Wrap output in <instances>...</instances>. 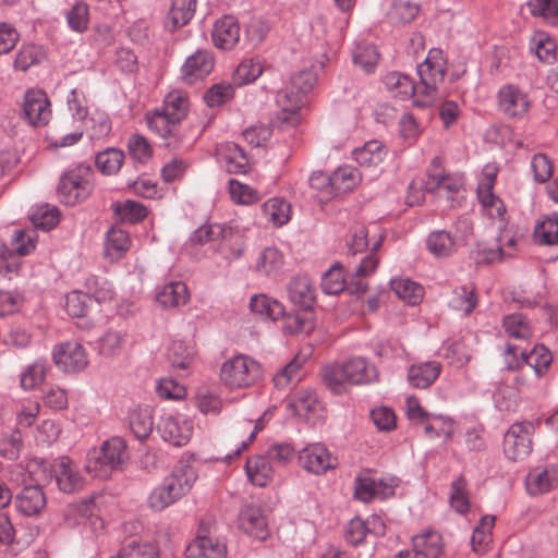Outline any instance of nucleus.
<instances>
[{
    "mask_svg": "<svg viewBox=\"0 0 558 558\" xmlns=\"http://www.w3.org/2000/svg\"><path fill=\"white\" fill-rule=\"evenodd\" d=\"M187 110L186 95L180 90H173L165 97L160 110L147 114L148 128L165 141L163 145L169 149H178L185 142L181 122L186 117Z\"/></svg>",
    "mask_w": 558,
    "mask_h": 558,
    "instance_id": "nucleus-1",
    "label": "nucleus"
},
{
    "mask_svg": "<svg viewBox=\"0 0 558 558\" xmlns=\"http://www.w3.org/2000/svg\"><path fill=\"white\" fill-rule=\"evenodd\" d=\"M128 460L126 445L122 438L113 437L105 441L98 450L88 453L86 471L97 477H108L109 474L122 469Z\"/></svg>",
    "mask_w": 558,
    "mask_h": 558,
    "instance_id": "nucleus-2",
    "label": "nucleus"
},
{
    "mask_svg": "<svg viewBox=\"0 0 558 558\" xmlns=\"http://www.w3.org/2000/svg\"><path fill=\"white\" fill-rule=\"evenodd\" d=\"M417 74L421 80L420 93L424 99H415L413 102L418 107L429 106L436 97L438 85L444 82L446 74V62L440 49H430L424 62L417 65Z\"/></svg>",
    "mask_w": 558,
    "mask_h": 558,
    "instance_id": "nucleus-3",
    "label": "nucleus"
},
{
    "mask_svg": "<svg viewBox=\"0 0 558 558\" xmlns=\"http://www.w3.org/2000/svg\"><path fill=\"white\" fill-rule=\"evenodd\" d=\"M93 170L89 166L78 165L64 173L58 184L60 201L69 206L83 202L93 190Z\"/></svg>",
    "mask_w": 558,
    "mask_h": 558,
    "instance_id": "nucleus-4",
    "label": "nucleus"
},
{
    "mask_svg": "<svg viewBox=\"0 0 558 558\" xmlns=\"http://www.w3.org/2000/svg\"><path fill=\"white\" fill-rule=\"evenodd\" d=\"M262 376L260 365L252 357L239 354L227 360L220 369L221 380L230 388L254 385Z\"/></svg>",
    "mask_w": 558,
    "mask_h": 558,
    "instance_id": "nucleus-5",
    "label": "nucleus"
},
{
    "mask_svg": "<svg viewBox=\"0 0 558 558\" xmlns=\"http://www.w3.org/2000/svg\"><path fill=\"white\" fill-rule=\"evenodd\" d=\"M13 240L14 250L0 247V275L9 279L12 274L17 272L21 266L20 257L29 254L35 248L34 239L24 230H16Z\"/></svg>",
    "mask_w": 558,
    "mask_h": 558,
    "instance_id": "nucleus-6",
    "label": "nucleus"
},
{
    "mask_svg": "<svg viewBox=\"0 0 558 558\" xmlns=\"http://www.w3.org/2000/svg\"><path fill=\"white\" fill-rule=\"evenodd\" d=\"M534 426L530 422L514 423L504 437V451L513 461L522 460L532 450L531 434Z\"/></svg>",
    "mask_w": 558,
    "mask_h": 558,
    "instance_id": "nucleus-7",
    "label": "nucleus"
},
{
    "mask_svg": "<svg viewBox=\"0 0 558 558\" xmlns=\"http://www.w3.org/2000/svg\"><path fill=\"white\" fill-rule=\"evenodd\" d=\"M51 472L59 489L66 494L81 490L85 481L69 457H60L51 464Z\"/></svg>",
    "mask_w": 558,
    "mask_h": 558,
    "instance_id": "nucleus-8",
    "label": "nucleus"
},
{
    "mask_svg": "<svg viewBox=\"0 0 558 558\" xmlns=\"http://www.w3.org/2000/svg\"><path fill=\"white\" fill-rule=\"evenodd\" d=\"M23 113L31 125H46L51 114L46 93L39 89L27 90L24 97Z\"/></svg>",
    "mask_w": 558,
    "mask_h": 558,
    "instance_id": "nucleus-9",
    "label": "nucleus"
},
{
    "mask_svg": "<svg viewBox=\"0 0 558 558\" xmlns=\"http://www.w3.org/2000/svg\"><path fill=\"white\" fill-rule=\"evenodd\" d=\"M53 362L64 372H80L88 364L83 345L75 341H68L56 347Z\"/></svg>",
    "mask_w": 558,
    "mask_h": 558,
    "instance_id": "nucleus-10",
    "label": "nucleus"
},
{
    "mask_svg": "<svg viewBox=\"0 0 558 558\" xmlns=\"http://www.w3.org/2000/svg\"><path fill=\"white\" fill-rule=\"evenodd\" d=\"M299 462L303 469L317 475L337 465V459L320 444L303 448L299 453Z\"/></svg>",
    "mask_w": 558,
    "mask_h": 558,
    "instance_id": "nucleus-11",
    "label": "nucleus"
},
{
    "mask_svg": "<svg viewBox=\"0 0 558 558\" xmlns=\"http://www.w3.org/2000/svg\"><path fill=\"white\" fill-rule=\"evenodd\" d=\"M384 238L385 236L380 234L377 240L372 243L371 253L366 254L359 265L355 266L349 284V289H351L352 293L362 294L367 291L368 286L364 279L372 275L378 266L379 260L376 256V252L381 246Z\"/></svg>",
    "mask_w": 558,
    "mask_h": 558,
    "instance_id": "nucleus-12",
    "label": "nucleus"
},
{
    "mask_svg": "<svg viewBox=\"0 0 558 558\" xmlns=\"http://www.w3.org/2000/svg\"><path fill=\"white\" fill-rule=\"evenodd\" d=\"M462 186L459 179L451 178L446 173L442 167V160L439 157L433 158L430 167L427 171V180L423 182V189L426 192L433 193L444 189L450 198L453 194L458 193Z\"/></svg>",
    "mask_w": 558,
    "mask_h": 558,
    "instance_id": "nucleus-13",
    "label": "nucleus"
},
{
    "mask_svg": "<svg viewBox=\"0 0 558 558\" xmlns=\"http://www.w3.org/2000/svg\"><path fill=\"white\" fill-rule=\"evenodd\" d=\"M525 487L530 496H539L558 487V466H538L529 472Z\"/></svg>",
    "mask_w": 558,
    "mask_h": 558,
    "instance_id": "nucleus-14",
    "label": "nucleus"
},
{
    "mask_svg": "<svg viewBox=\"0 0 558 558\" xmlns=\"http://www.w3.org/2000/svg\"><path fill=\"white\" fill-rule=\"evenodd\" d=\"M499 108L509 118H521L530 109L527 95L514 85L504 86L498 93Z\"/></svg>",
    "mask_w": 558,
    "mask_h": 558,
    "instance_id": "nucleus-15",
    "label": "nucleus"
},
{
    "mask_svg": "<svg viewBox=\"0 0 558 558\" xmlns=\"http://www.w3.org/2000/svg\"><path fill=\"white\" fill-rule=\"evenodd\" d=\"M196 472L186 464L175 466L163 480L161 485L175 499V501L187 494L196 481Z\"/></svg>",
    "mask_w": 558,
    "mask_h": 558,
    "instance_id": "nucleus-16",
    "label": "nucleus"
},
{
    "mask_svg": "<svg viewBox=\"0 0 558 558\" xmlns=\"http://www.w3.org/2000/svg\"><path fill=\"white\" fill-rule=\"evenodd\" d=\"M196 472L186 464L175 466L163 480L161 485L175 499V501L187 494L196 481Z\"/></svg>",
    "mask_w": 558,
    "mask_h": 558,
    "instance_id": "nucleus-17",
    "label": "nucleus"
},
{
    "mask_svg": "<svg viewBox=\"0 0 558 558\" xmlns=\"http://www.w3.org/2000/svg\"><path fill=\"white\" fill-rule=\"evenodd\" d=\"M157 428L166 441L177 447L186 445L192 436L191 423L185 421L181 423L171 415L161 417Z\"/></svg>",
    "mask_w": 558,
    "mask_h": 558,
    "instance_id": "nucleus-18",
    "label": "nucleus"
},
{
    "mask_svg": "<svg viewBox=\"0 0 558 558\" xmlns=\"http://www.w3.org/2000/svg\"><path fill=\"white\" fill-rule=\"evenodd\" d=\"M211 36L217 48L232 49L240 39V25L236 19L231 15L219 19L214 25Z\"/></svg>",
    "mask_w": 558,
    "mask_h": 558,
    "instance_id": "nucleus-19",
    "label": "nucleus"
},
{
    "mask_svg": "<svg viewBox=\"0 0 558 558\" xmlns=\"http://www.w3.org/2000/svg\"><path fill=\"white\" fill-rule=\"evenodd\" d=\"M214 69V58L207 51H197L189 57L182 66V78L193 84L206 77Z\"/></svg>",
    "mask_w": 558,
    "mask_h": 558,
    "instance_id": "nucleus-20",
    "label": "nucleus"
},
{
    "mask_svg": "<svg viewBox=\"0 0 558 558\" xmlns=\"http://www.w3.org/2000/svg\"><path fill=\"white\" fill-rule=\"evenodd\" d=\"M282 331L286 335L310 333L315 327V315L313 308L300 307L295 312L280 315Z\"/></svg>",
    "mask_w": 558,
    "mask_h": 558,
    "instance_id": "nucleus-21",
    "label": "nucleus"
},
{
    "mask_svg": "<svg viewBox=\"0 0 558 558\" xmlns=\"http://www.w3.org/2000/svg\"><path fill=\"white\" fill-rule=\"evenodd\" d=\"M46 504V496L38 485L25 486L15 498L17 510L26 517L39 514L45 509Z\"/></svg>",
    "mask_w": 558,
    "mask_h": 558,
    "instance_id": "nucleus-22",
    "label": "nucleus"
},
{
    "mask_svg": "<svg viewBox=\"0 0 558 558\" xmlns=\"http://www.w3.org/2000/svg\"><path fill=\"white\" fill-rule=\"evenodd\" d=\"M239 525L246 534L257 539H265L267 537V523L262 509L257 506L250 505L241 510Z\"/></svg>",
    "mask_w": 558,
    "mask_h": 558,
    "instance_id": "nucleus-23",
    "label": "nucleus"
},
{
    "mask_svg": "<svg viewBox=\"0 0 558 558\" xmlns=\"http://www.w3.org/2000/svg\"><path fill=\"white\" fill-rule=\"evenodd\" d=\"M441 372V364L437 361L413 364L408 369V381L411 387L426 389L434 384Z\"/></svg>",
    "mask_w": 558,
    "mask_h": 558,
    "instance_id": "nucleus-24",
    "label": "nucleus"
},
{
    "mask_svg": "<svg viewBox=\"0 0 558 558\" xmlns=\"http://www.w3.org/2000/svg\"><path fill=\"white\" fill-rule=\"evenodd\" d=\"M288 294L290 301L299 307L313 308L315 304V288L307 276L293 277L288 284Z\"/></svg>",
    "mask_w": 558,
    "mask_h": 558,
    "instance_id": "nucleus-25",
    "label": "nucleus"
},
{
    "mask_svg": "<svg viewBox=\"0 0 558 558\" xmlns=\"http://www.w3.org/2000/svg\"><path fill=\"white\" fill-rule=\"evenodd\" d=\"M302 98L303 96L292 87L278 92L276 102L281 108V114L278 119H280L281 122L289 123L291 125L299 123V110L302 105Z\"/></svg>",
    "mask_w": 558,
    "mask_h": 558,
    "instance_id": "nucleus-26",
    "label": "nucleus"
},
{
    "mask_svg": "<svg viewBox=\"0 0 558 558\" xmlns=\"http://www.w3.org/2000/svg\"><path fill=\"white\" fill-rule=\"evenodd\" d=\"M196 0H172L171 8L165 21V27L170 32L186 25L193 17Z\"/></svg>",
    "mask_w": 558,
    "mask_h": 558,
    "instance_id": "nucleus-27",
    "label": "nucleus"
},
{
    "mask_svg": "<svg viewBox=\"0 0 558 558\" xmlns=\"http://www.w3.org/2000/svg\"><path fill=\"white\" fill-rule=\"evenodd\" d=\"M343 364L350 384L366 385L376 381L378 378L376 367L368 364L363 357H354Z\"/></svg>",
    "mask_w": 558,
    "mask_h": 558,
    "instance_id": "nucleus-28",
    "label": "nucleus"
},
{
    "mask_svg": "<svg viewBox=\"0 0 558 558\" xmlns=\"http://www.w3.org/2000/svg\"><path fill=\"white\" fill-rule=\"evenodd\" d=\"M226 545L207 536H198L186 548V558H226Z\"/></svg>",
    "mask_w": 558,
    "mask_h": 558,
    "instance_id": "nucleus-29",
    "label": "nucleus"
},
{
    "mask_svg": "<svg viewBox=\"0 0 558 558\" xmlns=\"http://www.w3.org/2000/svg\"><path fill=\"white\" fill-rule=\"evenodd\" d=\"M190 294L187 287L182 281L166 283L156 294V301L163 308H172L186 304Z\"/></svg>",
    "mask_w": 558,
    "mask_h": 558,
    "instance_id": "nucleus-30",
    "label": "nucleus"
},
{
    "mask_svg": "<svg viewBox=\"0 0 558 558\" xmlns=\"http://www.w3.org/2000/svg\"><path fill=\"white\" fill-rule=\"evenodd\" d=\"M384 84L393 97L410 99L416 93V86L410 76L400 72H390L384 77Z\"/></svg>",
    "mask_w": 558,
    "mask_h": 558,
    "instance_id": "nucleus-31",
    "label": "nucleus"
},
{
    "mask_svg": "<svg viewBox=\"0 0 558 558\" xmlns=\"http://www.w3.org/2000/svg\"><path fill=\"white\" fill-rule=\"evenodd\" d=\"M250 308L252 313L271 320H277L280 318V315L284 314V306L279 301L271 299L266 294L252 296L250 301Z\"/></svg>",
    "mask_w": 558,
    "mask_h": 558,
    "instance_id": "nucleus-32",
    "label": "nucleus"
},
{
    "mask_svg": "<svg viewBox=\"0 0 558 558\" xmlns=\"http://www.w3.org/2000/svg\"><path fill=\"white\" fill-rule=\"evenodd\" d=\"M245 471L252 484L264 487L271 478L272 469L265 457L254 456L247 459Z\"/></svg>",
    "mask_w": 558,
    "mask_h": 558,
    "instance_id": "nucleus-33",
    "label": "nucleus"
},
{
    "mask_svg": "<svg viewBox=\"0 0 558 558\" xmlns=\"http://www.w3.org/2000/svg\"><path fill=\"white\" fill-rule=\"evenodd\" d=\"M412 544L413 549L425 558H438L442 553L441 536L434 531L413 536Z\"/></svg>",
    "mask_w": 558,
    "mask_h": 558,
    "instance_id": "nucleus-34",
    "label": "nucleus"
},
{
    "mask_svg": "<svg viewBox=\"0 0 558 558\" xmlns=\"http://www.w3.org/2000/svg\"><path fill=\"white\" fill-rule=\"evenodd\" d=\"M448 304L451 308L469 315L477 305V296L473 284L456 288L451 292Z\"/></svg>",
    "mask_w": 558,
    "mask_h": 558,
    "instance_id": "nucleus-35",
    "label": "nucleus"
},
{
    "mask_svg": "<svg viewBox=\"0 0 558 558\" xmlns=\"http://www.w3.org/2000/svg\"><path fill=\"white\" fill-rule=\"evenodd\" d=\"M112 210L118 220L131 225L141 222L147 216V208L143 204L131 199L123 203H113Z\"/></svg>",
    "mask_w": 558,
    "mask_h": 558,
    "instance_id": "nucleus-36",
    "label": "nucleus"
},
{
    "mask_svg": "<svg viewBox=\"0 0 558 558\" xmlns=\"http://www.w3.org/2000/svg\"><path fill=\"white\" fill-rule=\"evenodd\" d=\"M46 57V51L41 46L23 45L15 56L13 65L15 70L26 72L31 66L40 64Z\"/></svg>",
    "mask_w": 558,
    "mask_h": 558,
    "instance_id": "nucleus-37",
    "label": "nucleus"
},
{
    "mask_svg": "<svg viewBox=\"0 0 558 558\" xmlns=\"http://www.w3.org/2000/svg\"><path fill=\"white\" fill-rule=\"evenodd\" d=\"M390 286L399 299L411 305L418 304L423 299V287L408 278L392 279Z\"/></svg>",
    "mask_w": 558,
    "mask_h": 558,
    "instance_id": "nucleus-38",
    "label": "nucleus"
},
{
    "mask_svg": "<svg viewBox=\"0 0 558 558\" xmlns=\"http://www.w3.org/2000/svg\"><path fill=\"white\" fill-rule=\"evenodd\" d=\"M130 245L131 240L124 230L112 227L107 232L105 246L106 255L109 256L112 260L122 257L123 254L129 251Z\"/></svg>",
    "mask_w": 558,
    "mask_h": 558,
    "instance_id": "nucleus-39",
    "label": "nucleus"
},
{
    "mask_svg": "<svg viewBox=\"0 0 558 558\" xmlns=\"http://www.w3.org/2000/svg\"><path fill=\"white\" fill-rule=\"evenodd\" d=\"M318 407L317 396L312 390L296 391L289 402V409L300 417H306L311 413H315Z\"/></svg>",
    "mask_w": 558,
    "mask_h": 558,
    "instance_id": "nucleus-40",
    "label": "nucleus"
},
{
    "mask_svg": "<svg viewBox=\"0 0 558 558\" xmlns=\"http://www.w3.org/2000/svg\"><path fill=\"white\" fill-rule=\"evenodd\" d=\"M428 250L437 257H447L451 255L457 247L454 238L447 231H434L426 241Z\"/></svg>",
    "mask_w": 558,
    "mask_h": 558,
    "instance_id": "nucleus-41",
    "label": "nucleus"
},
{
    "mask_svg": "<svg viewBox=\"0 0 558 558\" xmlns=\"http://www.w3.org/2000/svg\"><path fill=\"white\" fill-rule=\"evenodd\" d=\"M354 159L362 167L380 163L385 156L384 145L378 141H369L363 147L353 150Z\"/></svg>",
    "mask_w": 558,
    "mask_h": 558,
    "instance_id": "nucleus-42",
    "label": "nucleus"
},
{
    "mask_svg": "<svg viewBox=\"0 0 558 558\" xmlns=\"http://www.w3.org/2000/svg\"><path fill=\"white\" fill-rule=\"evenodd\" d=\"M323 383L335 395L345 391V384L349 383L344 364L326 365L322 371Z\"/></svg>",
    "mask_w": 558,
    "mask_h": 558,
    "instance_id": "nucleus-43",
    "label": "nucleus"
},
{
    "mask_svg": "<svg viewBox=\"0 0 558 558\" xmlns=\"http://www.w3.org/2000/svg\"><path fill=\"white\" fill-rule=\"evenodd\" d=\"M124 154L117 148H107L96 155L95 163L104 174H116L122 167Z\"/></svg>",
    "mask_w": 558,
    "mask_h": 558,
    "instance_id": "nucleus-44",
    "label": "nucleus"
},
{
    "mask_svg": "<svg viewBox=\"0 0 558 558\" xmlns=\"http://www.w3.org/2000/svg\"><path fill=\"white\" fill-rule=\"evenodd\" d=\"M29 219L35 228L49 231L59 222V210L56 206L43 204L33 209Z\"/></svg>",
    "mask_w": 558,
    "mask_h": 558,
    "instance_id": "nucleus-45",
    "label": "nucleus"
},
{
    "mask_svg": "<svg viewBox=\"0 0 558 558\" xmlns=\"http://www.w3.org/2000/svg\"><path fill=\"white\" fill-rule=\"evenodd\" d=\"M130 428L134 436L146 439L153 430L154 422L147 409H137L130 414Z\"/></svg>",
    "mask_w": 558,
    "mask_h": 558,
    "instance_id": "nucleus-46",
    "label": "nucleus"
},
{
    "mask_svg": "<svg viewBox=\"0 0 558 558\" xmlns=\"http://www.w3.org/2000/svg\"><path fill=\"white\" fill-rule=\"evenodd\" d=\"M502 326L509 337L529 339L532 335L526 317L521 313H513L504 318Z\"/></svg>",
    "mask_w": 558,
    "mask_h": 558,
    "instance_id": "nucleus-47",
    "label": "nucleus"
},
{
    "mask_svg": "<svg viewBox=\"0 0 558 558\" xmlns=\"http://www.w3.org/2000/svg\"><path fill=\"white\" fill-rule=\"evenodd\" d=\"M118 555L121 558H157L158 551L154 545L132 538L122 545Z\"/></svg>",
    "mask_w": 558,
    "mask_h": 558,
    "instance_id": "nucleus-48",
    "label": "nucleus"
},
{
    "mask_svg": "<svg viewBox=\"0 0 558 558\" xmlns=\"http://www.w3.org/2000/svg\"><path fill=\"white\" fill-rule=\"evenodd\" d=\"M523 360H525V364L534 369L536 376L541 377L550 366L553 359L549 350L543 344H538L531 352H525Z\"/></svg>",
    "mask_w": 558,
    "mask_h": 558,
    "instance_id": "nucleus-49",
    "label": "nucleus"
},
{
    "mask_svg": "<svg viewBox=\"0 0 558 558\" xmlns=\"http://www.w3.org/2000/svg\"><path fill=\"white\" fill-rule=\"evenodd\" d=\"M263 73V65L259 60H243L233 73V81L238 85H244L254 82Z\"/></svg>",
    "mask_w": 558,
    "mask_h": 558,
    "instance_id": "nucleus-50",
    "label": "nucleus"
},
{
    "mask_svg": "<svg viewBox=\"0 0 558 558\" xmlns=\"http://www.w3.org/2000/svg\"><path fill=\"white\" fill-rule=\"evenodd\" d=\"M320 287L326 294H339L344 290L345 278L343 269L339 264L331 266V268L324 274Z\"/></svg>",
    "mask_w": 558,
    "mask_h": 558,
    "instance_id": "nucleus-51",
    "label": "nucleus"
},
{
    "mask_svg": "<svg viewBox=\"0 0 558 558\" xmlns=\"http://www.w3.org/2000/svg\"><path fill=\"white\" fill-rule=\"evenodd\" d=\"M264 213L276 226H283L290 219V204L282 198H271L264 206Z\"/></svg>",
    "mask_w": 558,
    "mask_h": 558,
    "instance_id": "nucleus-52",
    "label": "nucleus"
},
{
    "mask_svg": "<svg viewBox=\"0 0 558 558\" xmlns=\"http://www.w3.org/2000/svg\"><path fill=\"white\" fill-rule=\"evenodd\" d=\"M534 16H541L551 25H558V0H530L527 3Z\"/></svg>",
    "mask_w": 558,
    "mask_h": 558,
    "instance_id": "nucleus-53",
    "label": "nucleus"
},
{
    "mask_svg": "<svg viewBox=\"0 0 558 558\" xmlns=\"http://www.w3.org/2000/svg\"><path fill=\"white\" fill-rule=\"evenodd\" d=\"M282 266V255L275 247L265 248L256 263V270L264 275H272Z\"/></svg>",
    "mask_w": 558,
    "mask_h": 558,
    "instance_id": "nucleus-54",
    "label": "nucleus"
},
{
    "mask_svg": "<svg viewBox=\"0 0 558 558\" xmlns=\"http://www.w3.org/2000/svg\"><path fill=\"white\" fill-rule=\"evenodd\" d=\"M450 505L458 513L461 514L466 513L470 509L466 481L462 476L458 477L451 484Z\"/></svg>",
    "mask_w": 558,
    "mask_h": 558,
    "instance_id": "nucleus-55",
    "label": "nucleus"
},
{
    "mask_svg": "<svg viewBox=\"0 0 558 558\" xmlns=\"http://www.w3.org/2000/svg\"><path fill=\"white\" fill-rule=\"evenodd\" d=\"M378 59L379 53L373 45H359L355 48L353 56L354 63L367 73L374 71L378 63Z\"/></svg>",
    "mask_w": 558,
    "mask_h": 558,
    "instance_id": "nucleus-56",
    "label": "nucleus"
},
{
    "mask_svg": "<svg viewBox=\"0 0 558 558\" xmlns=\"http://www.w3.org/2000/svg\"><path fill=\"white\" fill-rule=\"evenodd\" d=\"M126 332L118 329H109L99 340L100 353L114 355L119 353L125 342Z\"/></svg>",
    "mask_w": 558,
    "mask_h": 558,
    "instance_id": "nucleus-57",
    "label": "nucleus"
},
{
    "mask_svg": "<svg viewBox=\"0 0 558 558\" xmlns=\"http://www.w3.org/2000/svg\"><path fill=\"white\" fill-rule=\"evenodd\" d=\"M168 359L172 367L186 369L193 360V351L182 341H173L168 350Z\"/></svg>",
    "mask_w": 558,
    "mask_h": 558,
    "instance_id": "nucleus-58",
    "label": "nucleus"
},
{
    "mask_svg": "<svg viewBox=\"0 0 558 558\" xmlns=\"http://www.w3.org/2000/svg\"><path fill=\"white\" fill-rule=\"evenodd\" d=\"M233 86L227 82L214 84L204 95V100L209 107L220 106L233 97Z\"/></svg>",
    "mask_w": 558,
    "mask_h": 558,
    "instance_id": "nucleus-59",
    "label": "nucleus"
},
{
    "mask_svg": "<svg viewBox=\"0 0 558 558\" xmlns=\"http://www.w3.org/2000/svg\"><path fill=\"white\" fill-rule=\"evenodd\" d=\"M46 376V364L43 361H36L29 365L21 375V387L24 390H33L39 386Z\"/></svg>",
    "mask_w": 558,
    "mask_h": 558,
    "instance_id": "nucleus-60",
    "label": "nucleus"
},
{
    "mask_svg": "<svg viewBox=\"0 0 558 558\" xmlns=\"http://www.w3.org/2000/svg\"><path fill=\"white\" fill-rule=\"evenodd\" d=\"M535 233L542 239V243L558 244V214H553L544 219L535 229Z\"/></svg>",
    "mask_w": 558,
    "mask_h": 558,
    "instance_id": "nucleus-61",
    "label": "nucleus"
},
{
    "mask_svg": "<svg viewBox=\"0 0 558 558\" xmlns=\"http://www.w3.org/2000/svg\"><path fill=\"white\" fill-rule=\"evenodd\" d=\"M354 496L364 502H368L377 497L376 480L372 478L366 472L361 473L355 478Z\"/></svg>",
    "mask_w": 558,
    "mask_h": 558,
    "instance_id": "nucleus-62",
    "label": "nucleus"
},
{
    "mask_svg": "<svg viewBox=\"0 0 558 558\" xmlns=\"http://www.w3.org/2000/svg\"><path fill=\"white\" fill-rule=\"evenodd\" d=\"M88 17V5L84 2H77L66 14L69 26L78 33L87 28Z\"/></svg>",
    "mask_w": 558,
    "mask_h": 558,
    "instance_id": "nucleus-63",
    "label": "nucleus"
},
{
    "mask_svg": "<svg viewBox=\"0 0 558 558\" xmlns=\"http://www.w3.org/2000/svg\"><path fill=\"white\" fill-rule=\"evenodd\" d=\"M86 287L97 302L109 301L114 295L111 284L105 278L90 277L86 281Z\"/></svg>",
    "mask_w": 558,
    "mask_h": 558,
    "instance_id": "nucleus-64",
    "label": "nucleus"
}]
</instances>
